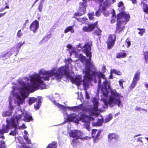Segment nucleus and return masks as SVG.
I'll return each instance as SVG.
<instances>
[{"label":"nucleus","instance_id":"obj_33","mask_svg":"<svg viewBox=\"0 0 148 148\" xmlns=\"http://www.w3.org/2000/svg\"><path fill=\"white\" fill-rule=\"evenodd\" d=\"M94 15V13L93 12L89 13L88 14L89 18L90 20H92L94 19V18L93 17Z\"/></svg>","mask_w":148,"mask_h":148},{"label":"nucleus","instance_id":"obj_51","mask_svg":"<svg viewBox=\"0 0 148 148\" xmlns=\"http://www.w3.org/2000/svg\"><path fill=\"white\" fill-rule=\"evenodd\" d=\"M102 69L103 71H104V70L105 69V66H103L102 67Z\"/></svg>","mask_w":148,"mask_h":148},{"label":"nucleus","instance_id":"obj_25","mask_svg":"<svg viewBox=\"0 0 148 148\" xmlns=\"http://www.w3.org/2000/svg\"><path fill=\"white\" fill-rule=\"evenodd\" d=\"M75 18L78 21L82 23H84L88 19L87 18Z\"/></svg>","mask_w":148,"mask_h":148},{"label":"nucleus","instance_id":"obj_4","mask_svg":"<svg viewBox=\"0 0 148 148\" xmlns=\"http://www.w3.org/2000/svg\"><path fill=\"white\" fill-rule=\"evenodd\" d=\"M18 111L16 112V115L15 117L12 118L11 120V123H10V126H12L14 128V130L11 131L10 133V135L14 136L17 132L16 131L17 127L18 124V121L21 119L27 122H29L32 120V116L28 113L25 111H22L21 110H19L20 106L18 105Z\"/></svg>","mask_w":148,"mask_h":148},{"label":"nucleus","instance_id":"obj_16","mask_svg":"<svg viewBox=\"0 0 148 148\" xmlns=\"http://www.w3.org/2000/svg\"><path fill=\"white\" fill-rule=\"evenodd\" d=\"M74 27L73 26H69L67 27L64 31L65 33H66L69 32H71L72 33L74 32V30L73 29Z\"/></svg>","mask_w":148,"mask_h":148},{"label":"nucleus","instance_id":"obj_20","mask_svg":"<svg viewBox=\"0 0 148 148\" xmlns=\"http://www.w3.org/2000/svg\"><path fill=\"white\" fill-rule=\"evenodd\" d=\"M67 47L68 49H69V52L70 55H71L72 53H73L75 52V48L74 47H73V46L70 45H68L67 46Z\"/></svg>","mask_w":148,"mask_h":148},{"label":"nucleus","instance_id":"obj_56","mask_svg":"<svg viewBox=\"0 0 148 148\" xmlns=\"http://www.w3.org/2000/svg\"><path fill=\"white\" fill-rule=\"evenodd\" d=\"M110 78L111 79H112V76H110Z\"/></svg>","mask_w":148,"mask_h":148},{"label":"nucleus","instance_id":"obj_44","mask_svg":"<svg viewBox=\"0 0 148 148\" xmlns=\"http://www.w3.org/2000/svg\"><path fill=\"white\" fill-rule=\"evenodd\" d=\"M138 138L137 139V141L138 142L140 141L141 142L143 143V141L141 139V138Z\"/></svg>","mask_w":148,"mask_h":148},{"label":"nucleus","instance_id":"obj_9","mask_svg":"<svg viewBox=\"0 0 148 148\" xmlns=\"http://www.w3.org/2000/svg\"><path fill=\"white\" fill-rule=\"evenodd\" d=\"M81 132L80 130H72L69 133V135L71 137L84 139L85 138H81Z\"/></svg>","mask_w":148,"mask_h":148},{"label":"nucleus","instance_id":"obj_45","mask_svg":"<svg viewBox=\"0 0 148 148\" xmlns=\"http://www.w3.org/2000/svg\"><path fill=\"white\" fill-rule=\"evenodd\" d=\"M6 13V12H5V13H0V18L3 16L5 15V14Z\"/></svg>","mask_w":148,"mask_h":148},{"label":"nucleus","instance_id":"obj_8","mask_svg":"<svg viewBox=\"0 0 148 148\" xmlns=\"http://www.w3.org/2000/svg\"><path fill=\"white\" fill-rule=\"evenodd\" d=\"M6 122L7 124L5 127L3 126L2 129H0V134H1L0 138H1L2 139H4L5 138L3 134L5 133L8 132L9 129V119L8 118L6 119Z\"/></svg>","mask_w":148,"mask_h":148},{"label":"nucleus","instance_id":"obj_14","mask_svg":"<svg viewBox=\"0 0 148 148\" xmlns=\"http://www.w3.org/2000/svg\"><path fill=\"white\" fill-rule=\"evenodd\" d=\"M115 0H106L103 3L102 10L105 11L106 8L110 6V5L115 2Z\"/></svg>","mask_w":148,"mask_h":148},{"label":"nucleus","instance_id":"obj_37","mask_svg":"<svg viewBox=\"0 0 148 148\" xmlns=\"http://www.w3.org/2000/svg\"><path fill=\"white\" fill-rule=\"evenodd\" d=\"M3 116L4 117L9 116V110L3 112Z\"/></svg>","mask_w":148,"mask_h":148},{"label":"nucleus","instance_id":"obj_30","mask_svg":"<svg viewBox=\"0 0 148 148\" xmlns=\"http://www.w3.org/2000/svg\"><path fill=\"white\" fill-rule=\"evenodd\" d=\"M101 30L98 28H97L96 29L94 32V33L97 35L99 36L101 34Z\"/></svg>","mask_w":148,"mask_h":148},{"label":"nucleus","instance_id":"obj_57","mask_svg":"<svg viewBox=\"0 0 148 148\" xmlns=\"http://www.w3.org/2000/svg\"><path fill=\"white\" fill-rule=\"evenodd\" d=\"M145 138L147 140H148V138H147V137H145Z\"/></svg>","mask_w":148,"mask_h":148},{"label":"nucleus","instance_id":"obj_18","mask_svg":"<svg viewBox=\"0 0 148 148\" xmlns=\"http://www.w3.org/2000/svg\"><path fill=\"white\" fill-rule=\"evenodd\" d=\"M108 138L110 140L112 139H114L115 140H116L119 138V136L115 134L112 133L110 134H109L108 135Z\"/></svg>","mask_w":148,"mask_h":148},{"label":"nucleus","instance_id":"obj_42","mask_svg":"<svg viewBox=\"0 0 148 148\" xmlns=\"http://www.w3.org/2000/svg\"><path fill=\"white\" fill-rule=\"evenodd\" d=\"M109 12L108 11L104 12L103 13L104 15L106 16H107L108 15Z\"/></svg>","mask_w":148,"mask_h":148},{"label":"nucleus","instance_id":"obj_35","mask_svg":"<svg viewBox=\"0 0 148 148\" xmlns=\"http://www.w3.org/2000/svg\"><path fill=\"white\" fill-rule=\"evenodd\" d=\"M124 82H125V81H124L123 79H121L119 81V86L120 87H121L122 88H124L123 86V84Z\"/></svg>","mask_w":148,"mask_h":148},{"label":"nucleus","instance_id":"obj_23","mask_svg":"<svg viewBox=\"0 0 148 148\" xmlns=\"http://www.w3.org/2000/svg\"><path fill=\"white\" fill-rule=\"evenodd\" d=\"M111 74L113 73L118 75H121V73L120 71H117L115 69H111Z\"/></svg>","mask_w":148,"mask_h":148},{"label":"nucleus","instance_id":"obj_38","mask_svg":"<svg viewBox=\"0 0 148 148\" xmlns=\"http://www.w3.org/2000/svg\"><path fill=\"white\" fill-rule=\"evenodd\" d=\"M22 33L21 32V30H19L17 34V36L19 37H20L22 35Z\"/></svg>","mask_w":148,"mask_h":148},{"label":"nucleus","instance_id":"obj_43","mask_svg":"<svg viewBox=\"0 0 148 148\" xmlns=\"http://www.w3.org/2000/svg\"><path fill=\"white\" fill-rule=\"evenodd\" d=\"M114 14H113L112 15L113 17H112V19L111 21V23H113L115 21V20L113 19L114 17Z\"/></svg>","mask_w":148,"mask_h":148},{"label":"nucleus","instance_id":"obj_41","mask_svg":"<svg viewBox=\"0 0 148 148\" xmlns=\"http://www.w3.org/2000/svg\"><path fill=\"white\" fill-rule=\"evenodd\" d=\"M101 13L99 10L97 11L96 13L95 14L97 16H99L101 15Z\"/></svg>","mask_w":148,"mask_h":148},{"label":"nucleus","instance_id":"obj_15","mask_svg":"<svg viewBox=\"0 0 148 148\" xmlns=\"http://www.w3.org/2000/svg\"><path fill=\"white\" fill-rule=\"evenodd\" d=\"M25 42H24L23 43H22L21 42H19L18 44H17L16 47L15 46L13 47V48H12L11 49V51H16V52H18L19 51V49L22 46L23 44Z\"/></svg>","mask_w":148,"mask_h":148},{"label":"nucleus","instance_id":"obj_32","mask_svg":"<svg viewBox=\"0 0 148 148\" xmlns=\"http://www.w3.org/2000/svg\"><path fill=\"white\" fill-rule=\"evenodd\" d=\"M125 44L127 46V47H129L130 46L131 42L130 40L128 38H127L126 40Z\"/></svg>","mask_w":148,"mask_h":148},{"label":"nucleus","instance_id":"obj_5","mask_svg":"<svg viewBox=\"0 0 148 148\" xmlns=\"http://www.w3.org/2000/svg\"><path fill=\"white\" fill-rule=\"evenodd\" d=\"M118 6V10L121 12L117 15V25L116 31V33H119L124 29V25L128 21L130 18L128 14L123 12L124 8L122 2L119 3Z\"/></svg>","mask_w":148,"mask_h":148},{"label":"nucleus","instance_id":"obj_2","mask_svg":"<svg viewBox=\"0 0 148 148\" xmlns=\"http://www.w3.org/2000/svg\"><path fill=\"white\" fill-rule=\"evenodd\" d=\"M72 60L69 58L66 61L68 64L64 66H61L58 69L56 66L53 67L50 70H46L43 69H40L38 73H34L30 75L29 78L24 77L25 81L30 80L31 83L26 84L21 79L18 82L20 84V88H18V91L20 95L16 94L18 105L22 104L24 101L25 99L28 95L30 92H32L38 89H43L45 88V84L44 81H48L50 77L54 76L57 79H61L62 76H65L67 79L70 80L72 82L77 86H79L82 83V76L78 75L73 77L74 73L72 72L70 73L69 68L71 66Z\"/></svg>","mask_w":148,"mask_h":148},{"label":"nucleus","instance_id":"obj_26","mask_svg":"<svg viewBox=\"0 0 148 148\" xmlns=\"http://www.w3.org/2000/svg\"><path fill=\"white\" fill-rule=\"evenodd\" d=\"M112 115L110 114L108 115L105 119V122L106 123L112 119Z\"/></svg>","mask_w":148,"mask_h":148},{"label":"nucleus","instance_id":"obj_55","mask_svg":"<svg viewBox=\"0 0 148 148\" xmlns=\"http://www.w3.org/2000/svg\"><path fill=\"white\" fill-rule=\"evenodd\" d=\"M38 0H36V1H35V3H34V4H35V3H36V2Z\"/></svg>","mask_w":148,"mask_h":148},{"label":"nucleus","instance_id":"obj_58","mask_svg":"<svg viewBox=\"0 0 148 148\" xmlns=\"http://www.w3.org/2000/svg\"><path fill=\"white\" fill-rule=\"evenodd\" d=\"M8 100L9 101V97L8 98Z\"/></svg>","mask_w":148,"mask_h":148},{"label":"nucleus","instance_id":"obj_47","mask_svg":"<svg viewBox=\"0 0 148 148\" xmlns=\"http://www.w3.org/2000/svg\"><path fill=\"white\" fill-rule=\"evenodd\" d=\"M141 134H137V135H135L134 136V138H136V137H137L138 136H141Z\"/></svg>","mask_w":148,"mask_h":148},{"label":"nucleus","instance_id":"obj_7","mask_svg":"<svg viewBox=\"0 0 148 148\" xmlns=\"http://www.w3.org/2000/svg\"><path fill=\"white\" fill-rule=\"evenodd\" d=\"M42 99L41 97H38L37 99L34 97H31L29 99V104L31 105L36 100H38V103L34 105V108L36 110H38L40 107Z\"/></svg>","mask_w":148,"mask_h":148},{"label":"nucleus","instance_id":"obj_24","mask_svg":"<svg viewBox=\"0 0 148 148\" xmlns=\"http://www.w3.org/2000/svg\"><path fill=\"white\" fill-rule=\"evenodd\" d=\"M137 81L133 79L132 82L130 87L131 89H132L136 86L137 84Z\"/></svg>","mask_w":148,"mask_h":148},{"label":"nucleus","instance_id":"obj_39","mask_svg":"<svg viewBox=\"0 0 148 148\" xmlns=\"http://www.w3.org/2000/svg\"><path fill=\"white\" fill-rule=\"evenodd\" d=\"M85 96L86 99H88L90 98L89 94L87 91H85Z\"/></svg>","mask_w":148,"mask_h":148},{"label":"nucleus","instance_id":"obj_46","mask_svg":"<svg viewBox=\"0 0 148 148\" xmlns=\"http://www.w3.org/2000/svg\"><path fill=\"white\" fill-rule=\"evenodd\" d=\"M77 141V140H75L74 139H73V140H72V142H73V143H72V145L73 146L74 145V143L76 142Z\"/></svg>","mask_w":148,"mask_h":148},{"label":"nucleus","instance_id":"obj_54","mask_svg":"<svg viewBox=\"0 0 148 148\" xmlns=\"http://www.w3.org/2000/svg\"><path fill=\"white\" fill-rule=\"evenodd\" d=\"M28 20H27L26 21V22L25 23H28Z\"/></svg>","mask_w":148,"mask_h":148},{"label":"nucleus","instance_id":"obj_40","mask_svg":"<svg viewBox=\"0 0 148 148\" xmlns=\"http://www.w3.org/2000/svg\"><path fill=\"white\" fill-rule=\"evenodd\" d=\"M136 109L138 110H139V111L144 110V111H145L146 112H147V110L142 109L141 108H139L138 107L136 108Z\"/></svg>","mask_w":148,"mask_h":148},{"label":"nucleus","instance_id":"obj_13","mask_svg":"<svg viewBox=\"0 0 148 148\" xmlns=\"http://www.w3.org/2000/svg\"><path fill=\"white\" fill-rule=\"evenodd\" d=\"M39 27V22L38 21L35 20L30 25V29L34 33L35 32Z\"/></svg>","mask_w":148,"mask_h":148},{"label":"nucleus","instance_id":"obj_27","mask_svg":"<svg viewBox=\"0 0 148 148\" xmlns=\"http://www.w3.org/2000/svg\"><path fill=\"white\" fill-rule=\"evenodd\" d=\"M144 57L145 63H148V52H145L144 53Z\"/></svg>","mask_w":148,"mask_h":148},{"label":"nucleus","instance_id":"obj_50","mask_svg":"<svg viewBox=\"0 0 148 148\" xmlns=\"http://www.w3.org/2000/svg\"><path fill=\"white\" fill-rule=\"evenodd\" d=\"M25 125L24 124L22 126H21V127L23 129H24L25 128Z\"/></svg>","mask_w":148,"mask_h":148},{"label":"nucleus","instance_id":"obj_36","mask_svg":"<svg viewBox=\"0 0 148 148\" xmlns=\"http://www.w3.org/2000/svg\"><path fill=\"white\" fill-rule=\"evenodd\" d=\"M43 6V4L42 2H40V3L39 5L38 6V9L39 11L40 12L42 11V8Z\"/></svg>","mask_w":148,"mask_h":148},{"label":"nucleus","instance_id":"obj_10","mask_svg":"<svg viewBox=\"0 0 148 148\" xmlns=\"http://www.w3.org/2000/svg\"><path fill=\"white\" fill-rule=\"evenodd\" d=\"M28 135H25L24 136L25 140L26 141L27 143H20L19 145H18L16 148H30L29 147L27 144H31V140L28 139Z\"/></svg>","mask_w":148,"mask_h":148},{"label":"nucleus","instance_id":"obj_52","mask_svg":"<svg viewBox=\"0 0 148 148\" xmlns=\"http://www.w3.org/2000/svg\"><path fill=\"white\" fill-rule=\"evenodd\" d=\"M5 8H9V6L8 5H6L5 7Z\"/></svg>","mask_w":148,"mask_h":148},{"label":"nucleus","instance_id":"obj_31","mask_svg":"<svg viewBox=\"0 0 148 148\" xmlns=\"http://www.w3.org/2000/svg\"><path fill=\"white\" fill-rule=\"evenodd\" d=\"M143 8L144 12L146 13L148 12V6L146 4H143Z\"/></svg>","mask_w":148,"mask_h":148},{"label":"nucleus","instance_id":"obj_59","mask_svg":"<svg viewBox=\"0 0 148 148\" xmlns=\"http://www.w3.org/2000/svg\"><path fill=\"white\" fill-rule=\"evenodd\" d=\"M1 12V10H0V12Z\"/></svg>","mask_w":148,"mask_h":148},{"label":"nucleus","instance_id":"obj_49","mask_svg":"<svg viewBox=\"0 0 148 148\" xmlns=\"http://www.w3.org/2000/svg\"><path fill=\"white\" fill-rule=\"evenodd\" d=\"M145 87L146 88H147V90H148V84H146L145 85Z\"/></svg>","mask_w":148,"mask_h":148},{"label":"nucleus","instance_id":"obj_17","mask_svg":"<svg viewBox=\"0 0 148 148\" xmlns=\"http://www.w3.org/2000/svg\"><path fill=\"white\" fill-rule=\"evenodd\" d=\"M140 72L139 71H137L134 74L133 79L138 81L140 79Z\"/></svg>","mask_w":148,"mask_h":148},{"label":"nucleus","instance_id":"obj_19","mask_svg":"<svg viewBox=\"0 0 148 148\" xmlns=\"http://www.w3.org/2000/svg\"><path fill=\"white\" fill-rule=\"evenodd\" d=\"M103 120L101 118L100 119H98L96 123H94L93 124V126H101L103 123Z\"/></svg>","mask_w":148,"mask_h":148},{"label":"nucleus","instance_id":"obj_48","mask_svg":"<svg viewBox=\"0 0 148 148\" xmlns=\"http://www.w3.org/2000/svg\"><path fill=\"white\" fill-rule=\"evenodd\" d=\"M24 134L25 135H28V132L26 131H24Z\"/></svg>","mask_w":148,"mask_h":148},{"label":"nucleus","instance_id":"obj_28","mask_svg":"<svg viewBox=\"0 0 148 148\" xmlns=\"http://www.w3.org/2000/svg\"><path fill=\"white\" fill-rule=\"evenodd\" d=\"M138 30H140V32H138L140 36H142L143 34L145 32V30L144 29L138 28Z\"/></svg>","mask_w":148,"mask_h":148},{"label":"nucleus","instance_id":"obj_6","mask_svg":"<svg viewBox=\"0 0 148 148\" xmlns=\"http://www.w3.org/2000/svg\"><path fill=\"white\" fill-rule=\"evenodd\" d=\"M116 37V36L114 34L110 35L108 37L107 41L108 49H110L114 45Z\"/></svg>","mask_w":148,"mask_h":148},{"label":"nucleus","instance_id":"obj_11","mask_svg":"<svg viewBox=\"0 0 148 148\" xmlns=\"http://www.w3.org/2000/svg\"><path fill=\"white\" fill-rule=\"evenodd\" d=\"M102 130H99L98 131L97 130H93L92 131V137L93 138L95 137L94 139V141L96 143L97 141L99 139V136L101 134Z\"/></svg>","mask_w":148,"mask_h":148},{"label":"nucleus","instance_id":"obj_29","mask_svg":"<svg viewBox=\"0 0 148 148\" xmlns=\"http://www.w3.org/2000/svg\"><path fill=\"white\" fill-rule=\"evenodd\" d=\"M5 142L3 140H0V148H5Z\"/></svg>","mask_w":148,"mask_h":148},{"label":"nucleus","instance_id":"obj_12","mask_svg":"<svg viewBox=\"0 0 148 148\" xmlns=\"http://www.w3.org/2000/svg\"><path fill=\"white\" fill-rule=\"evenodd\" d=\"M96 22L95 23L90 24L88 25L87 26H84L82 28L83 31L86 32H90L92 31L97 25Z\"/></svg>","mask_w":148,"mask_h":148},{"label":"nucleus","instance_id":"obj_22","mask_svg":"<svg viewBox=\"0 0 148 148\" xmlns=\"http://www.w3.org/2000/svg\"><path fill=\"white\" fill-rule=\"evenodd\" d=\"M126 54L125 53L121 52L118 53L116 56V57L118 58H120L126 57Z\"/></svg>","mask_w":148,"mask_h":148},{"label":"nucleus","instance_id":"obj_53","mask_svg":"<svg viewBox=\"0 0 148 148\" xmlns=\"http://www.w3.org/2000/svg\"><path fill=\"white\" fill-rule=\"evenodd\" d=\"M10 109H12V106L10 104Z\"/></svg>","mask_w":148,"mask_h":148},{"label":"nucleus","instance_id":"obj_3","mask_svg":"<svg viewBox=\"0 0 148 148\" xmlns=\"http://www.w3.org/2000/svg\"><path fill=\"white\" fill-rule=\"evenodd\" d=\"M60 95L56 93L53 96L51 95L49 97V99L52 101H53L54 103L57 107L60 108L64 114L66 115V118L69 121L77 123H79V121H81L84 123V125L85 128L88 130L90 131V128L89 127L90 122L93 121L94 118L92 116H97V111L98 110V106L99 105L98 99L97 98H94L92 100V102L94 107L89 108L87 110V112L89 115L84 114H82L79 117L75 113L70 115H68L67 114V109L73 111H77L80 109V106L69 107L66 106L56 103L55 101L56 99H59Z\"/></svg>","mask_w":148,"mask_h":148},{"label":"nucleus","instance_id":"obj_60","mask_svg":"<svg viewBox=\"0 0 148 148\" xmlns=\"http://www.w3.org/2000/svg\"><path fill=\"white\" fill-rule=\"evenodd\" d=\"M8 107H9V105L8 106Z\"/></svg>","mask_w":148,"mask_h":148},{"label":"nucleus","instance_id":"obj_1","mask_svg":"<svg viewBox=\"0 0 148 148\" xmlns=\"http://www.w3.org/2000/svg\"><path fill=\"white\" fill-rule=\"evenodd\" d=\"M92 45V43L89 42L85 45L79 43L77 46V47L84 49L82 50L83 52L86 54L87 57H89V59H86L81 54L77 56L83 63L85 64V68L83 71L85 74L83 81L84 88L86 90L88 88L90 81L92 80H93L95 83L98 82L97 92L99 93L100 91L103 94L101 100L105 105L104 108H107L108 105L111 107L116 105L119 107H122L123 105L121 102V97H123L115 89L110 88V84L104 75L100 72L94 71V66L91 61L92 55L90 52Z\"/></svg>","mask_w":148,"mask_h":148},{"label":"nucleus","instance_id":"obj_34","mask_svg":"<svg viewBox=\"0 0 148 148\" xmlns=\"http://www.w3.org/2000/svg\"><path fill=\"white\" fill-rule=\"evenodd\" d=\"M9 57V53L8 52L3 53L1 55V57Z\"/></svg>","mask_w":148,"mask_h":148},{"label":"nucleus","instance_id":"obj_21","mask_svg":"<svg viewBox=\"0 0 148 148\" xmlns=\"http://www.w3.org/2000/svg\"><path fill=\"white\" fill-rule=\"evenodd\" d=\"M57 145L56 142H53L49 144L46 148H56Z\"/></svg>","mask_w":148,"mask_h":148}]
</instances>
